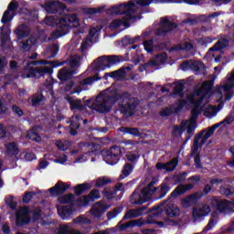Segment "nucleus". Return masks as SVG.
<instances>
[{"label": "nucleus", "mask_w": 234, "mask_h": 234, "mask_svg": "<svg viewBox=\"0 0 234 234\" xmlns=\"http://www.w3.org/2000/svg\"><path fill=\"white\" fill-rule=\"evenodd\" d=\"M220 125H224V122H222V121L220 122H218V123L212 125L207 130L203 129V131H205V133H203V136L200 138L201 145H205L206 142H207V139L211 138V136H213V134H215V131H217V129H218V127H220Z\"/></svg>", "instance_id": "obj_19"}, {"label": "nucleus", "mask_w": 234, "mask_h": 234, "mask_svg": "<svg viewBox=\"0 0 234 234\" xmlns=\"http://www.w3.org/2000/svg\"><path fill=\"white\" fill-rule=\"evenodd\" d=\"M186 129L187 134H190V136L186 139L189 140L193 136L195 129H197V122H190V123L187 125V121H183L180 126H174L173 133L175 134L179 133V134H183Z\"/></svg>", "instance_id": "obj_9"}, {"label": "nucleus", "mask_w": 234, "mask_h": 234, "mask_svg": "<svg viewBox=\"0 0 234 234\" xmlns=\"http://www.w3.org/2000/svg\"><path fill=\"white\" fill-rule=\"evenodd\" d=\"M151 3L154 5H169L173 3H176L175 0H138L137 5L139 6H149Z\"/></svg>", "instance_id": "obj_28"}, {"label": "nucleus", "mask_w": 234, "mask_h": 234, "mask_svg": "<svg viewBox=\"0 0 234 234\" xmlns=\"http://www.w3.org/2000/svg\"><path fill=\"white\" fill-rule=\"evenodd\" d=\"M105 10L104 6L101 7H88L84 9V14H87L88 16H94L95 14H101Z\"/></svg>", "instance_id": "obj_45"}, {"label": "nucleus", "mask_w": 234, "mask_h": 234, "mask_svg": "<svg viewBox=\"0 0 234 234\" xmlns=\"http://www.w3.org/2000/svg\"><path fill=\"white\" fill-rule=\"evenodd\" d=\"M27 137L29 140H32V142H37V144H39L41 142V135H39L36 128H33L29 132H27Z\"/></svg>", "instance_id": "obj_38"}, {"label": "nucleus", "mask_w": 234, "mask_h": 234, "mask_svg": "<svg viewBox=\"0 0 234 234\" xmlns=\"http://www.w3.org/2000/svg\"><path fill=\"white\" fill-rule=\"evenodd\" d=\"M218 222V214L217 212H213L210 219L208 220L207 225L203 229L202 233H207V231H211L217 223Z\"/></svg>", "instance_id": "obj_31"}, {"label": "nucleus", "mask_w": 234, "mask_h": 234, "mask_svg": "<svg viewBox=\"0 0 234 234\" xmlns=\"http://www.w3.org/2000/svg\"><path fill=\"white\" fill-rule=\"evenodd\" d=\"M150 204H146L139 208H132L125 213L122 218V220H131V218H138L144 215H147V209H149Z\"/></svg>", "instance_id": "obj_12"}, {"label": "nucleus", "mask_w": 234, "mask_h": 234, "mask_svg": "<svg viewBox=\"0 0 234 234\" xmlns=\"http://www.w3.org/2000/svg\"><path fill=\"white\" fill-rule=\"evenodd\" d=\"M186 105H187V101L179 100L177 107L174 108L175 114H178V112H180V111H182V109H184V107H186Z\"/></svg>", "instance_id": "obj_63"}, {"label": "nucleus", "mask_w": 234, "mask_h": 234, "mask_svg": "<svg viewBox=\"0 0 234 234\" xmlns=\"http://www.w3.org/2000/svg\"><path fill=\"white\" fill-rule=\"evenodd\" d=\"M228 47H229V40L228 38H220L209 48V52H218V50H224Z\"/></svg>", "instance_id": "obj_29"}, {"label": "nucleus", "mask_w": 234, "mask_h": 234, "mask_svg": "<svg viewBox=\"0 0 234 234\" xmlns=\"http://www.w3.org/2000/svg\"><path fill=\"white\" fill-rule=\"evenodd\" d=\"M123 152L122 147L113 145L102 154V159L109 165H116L120 162Z\"/></svg>", "instance_id": "obj_8"}, {"label": "nucleus", "mask_w": 234, "mask_h": 234, "mask_svg": "<svg viewBox=\"0 0 234 234\" xmlns=\"http://www.w3.org/2000/svg\"><path fill=\"white\" fill-rule=\"evenodd\" d=\"M190 103H192V105H194V109H198V107H200V105H202V103L204 102V97H201L197 100H195L193 97H191L189 99Z\"/></svg>", "instance_id": "obj_62"}, {"label": "nucleus", "mask_w": 234, "mask_h": 234, "mask_svg": "<svg viewBox=\"0 0 234 234\" xmlns=\"http://www.w3.org/2000/svg\"><path fill=\"white\" fill-rule=\"evenodd\" d=\"M122 211H123V207H122V206L116 207L112 211H109L107 213L108 220H112V218H116V217H118V215H120V213H122Z\"/></svg>", "instance_id": "obj_42"}, {"label": "nucleus", "mask_w": 234, "mask_h": 234, "mask_svg": "<svg viewBox=\"0 0 234 234\" xmlns=\"http://www.w3.org/2000/svg\"><path fill=\"white\" fill-rule=\"evenodd\" d=\"M165 215L168 218H176V217H180V208L169 207L165 210Z\"/></svg>", "instance_id": "obj_41"}, {"label": "nucleus", "mask_w": 234, "mask_h": 234, "mask_svg": "<svg viewBox=\"0 0 234 234\" xmlns=\"http://www.w3.org/2000/svg\"><path fill=\"white\" fill-rule=\"evenodd\" d=\"M8 64V60L5 56L0 55V74H5V68Z\"/></svg>", "instance_id": "obj_61"}, {"label": "nucleus", "mask_w": 234, "mask_h": 234, "mask_svg": "<svg viewBox=\"0 0 234 234\" xmlns=\"http://www.w3.org/2000/svg\"><path fill=\"white\" fill-rule=\"evenodd\" d=\"M74 194H67L58 197L59 204H72L74 202Z\"/></svg>", "instance_id": "obj_43"}, {"label": "nucleus", "mask_w": 234, "mask_h": 234, "mask_svg": "<svg viewBox=\"0 0 234 234\" xmlns=\"http://www.w3.org/2000/svg\"><path fill=\"white\" fill-rule=\"evenodd\" d=\"M140 195L143 197V199L146 200V202H149L151 200V189L148 188L147 186L144 187L141 190Z\"/></svg>", "instance_id": "obj_56"}, {"label": "nucleus", "mask_w": 234, "mask_h": 234, "mask_svg": "<svg viewBox=\"0 0 234 234\" xmlns=\"http://www.w3.org/2000/svg\"><path fill=\"white\" fill-rule=\"evenodd\" d=\"M20 69L21 66H19V63H17L16 60L13 59L9 61V70L13 72V74H17Z\"/></svg>", "instance_id": "obj_54"}, {"label": "nucleus", "mask_w": 234, "mask_h": 234, "mask_svg": "<svg viewBox=\"0 0 234 234\" xmlns=\"http://www.w3.org/2000/svg\"><path fill=\"white\" fill-rule=\"evenodd\" d=\"M99 208H91L90 213L95 218H101V216L111 207V205H102L101 201L97 202Z\"/></svg>", "instance_id": "obj_26"}, {"label": "nucleus", "mask_w": 234, "mask_h": 234, "mask_svg": "<svg viewBox=\"0 0 234 234\" xmlns=\"http://www.w3.org/2000/svg\"><path fill=\"white\" fill-rule=\"evenodd\" d=\"M28 101H31V107H39L41 103L47 101V98H45L42 91H37L28 99Z\"/></svg>", "instance_id": "obj_25"}, {"label": "nucleus", "mask_w": 234, "mask_h": 234, "mask_svg": "<svg viewBox=\"0 0 234 234\" xmlns=\"http://www.w3.org/2000/svg\"><path fill=\"white\" fill-rule=\"evenodd\" d=\"M17 8H19V4L17 2L9 3L7 6V10L4 12V15L1 19V23H3V25H6V23H10V21L14 19V15L10 16V12H16Z\"/></svg>", "instance_id": "obj_15"}, {"label": "nucleus", "mask_w": 234, "mask_h": 234, "mask_svg": "<svg viewBox=\"0 0 234 234\" xmlns=\"http://www.w3.org/2000/svg\"><path fill=\"white\" fill-rule=\"evenodd\" d=\"M15 34L17 39H25V37H28V36H30V32L28 30H25L21 27L16 29Z\"/></svg>", "instance_id": "obj_48"}, {"label": "nucleus", "mask_w": 234, "mask_h": 234, "mask_svg": "<svg viewBox=\"0 0 234 234\" xmlns=\"http://www.w3.org/2000/svg\"><path fill=\"white\" fill-rule=\"evenodd\" d=\"M204 133H206V130H201L198 133H197L194 137V144L192 146V152L191 156L194 157V164L196 166V169H202V160H200V152H198V149L202 148L204 144H202V142L200 139L202 136H204Z\"/></svg>", "instance_id": "obj_6"}, {"label": "nucleus", "mask_w": 234, "mask_h": 234, "mask_svg": "<svg viewBox=\"0 0 234 234\" xmlns=\"http://www.w3.org/2000/svg\"><path fill=\"white\" fill-rule=\"evenodd\" d=\"M39 65H51V67H49L50 69H58V67H63V65H65V62H56V61H48V60H45V59H41L39 60Z\"/></svg>", "instance_id": "obj_47"}, {"label": "nucleus", "mask_w": 234, "mask_h": 234, "mask_svg": "<svg viewBox=\"0 0 234 234\" xmlns=\"http://www.w3.org/2000/svg\"><path fill=\"white\" fill-rule=\"evenodd\" d=\"M32 45H34L32 40L27 39L26 41L22 42L21 50H23V52H28L30 48H32Z\"/></svg>", "instance_id": "obj_58"}, {"label": "nucleus", "mask_w": 234, "mask_h": 234, "mask_svg": "<svg viewBox=\"0 0 234 234\" xmlns=\"http://www.w3.org/2000/svg\"><path fill=\"white\" fill-rule=\"evenodd\" d=\"M25 73L27 78H35L36 80H39V78H43L44 76L48 75L49 80H46L44 82L45 87L49 90L50 94L54 92V78H52V74L54 73V69L50 67L43 66L39 68H29L25 69Z\"/></svg>", "instance_id": "obj_4"}, {"label": "nucleus", "mask_w": 234, "mask_h": 234, "mask_svg": "<svg viewBox=\"0 0 234 234\" xmlns=\"http://www.w3.org/2000/svg\"><path fill=\"white\" fill-rule=\"evenodd\" d=\"M81 127V124L78 121H70L69 124V134L71 136H76L78 134V129Z\"/></svg>", "instance_id": "obj_44"}, {"label": "nucleus", "mask_w": 234, "mask_h": 234, "mask_svg": "<svg viewBox=\"0 0 234 234\" xmlns=\"http://www.w3.org/2000/svg\"><path fill=\"white\" fill-rule=\"evenodd\" d=\"M45 25L48 27H56V30L51 33L52 39H59L63 36H67L72 28L80 27V19L78 15H64L63 16H46Z\"/></svg>", "instance_id": "obj_2"}, {"label": "nucleus", "mask_w": 234, "mask_h": 234, "mask_svg": "<svg viewBox=\"0 0 234 234\" xmlns=\"http://www.w3.org/2000/svg\"><path fill=\"white\" fill-rule=\"evenodd\" d=\"M30 210L28 207H24L18 210L16 213V226L23 228V226H27L30 224L32 218H30Z\"/></svg>", "instance_id": "obj_10"}, {"label": "nucleus", "mask_w": 234, "mask_h": 234, "mask_svg": "<svg viewBox=\"0 0 234 234\" xmlns=\"http://www.w3.org/2000/svg\"><path fill=\"white\" fill-rule=\"evenodd\" d=\"M146 200L142 197V194H140V190H134L130 197V204L132 206H142L145 204Z\"/></svg>", "instance_id": "obj_27"}, {"label": "nucleus", "mask_w": 234, "mask_h": 234, "mask_svg": "<svg viewBox=\"0 0 234 234\" xmlns=\"http://www.w3.org/2000/svg\"><path fill=\"white\" fill-rule=\"evenodd\" d=\"M74 74H77L76 70L64 67L58 71V78L60 81H69V80H72Z\"/></svg>", "instance_id": "obj_23"}, {"label": "nucleus", "mask_w": 234, "mask_h": 234, "mask_svg": "<svg viewBox=\"0 0 234 234\" xmlns=\"http://www.w3.org/2000/svg\"><path fill=\"white\" fill-rule=\"evenodd\" d=\"M125 70H133V65L122 67L120 69L106 73L104 78L107 80V76H109L110 78H113V80H122V78H125V76H127V71Z\"/></svg>", "instance_id": "obj_17"}, {"label": "nucleus", "mask_w": 234, "mask_h": 234, "mask_svg": "<svg viewBox=\"0 0 234 234\" xmlns=\"http://www.w3.org/2000/svg\"><path fill=\"white\" fill-rule=\"evenodd\" d=\"M133 170H134V165H133L132 164L126 163L123 165L120 178L121 179L127 178V176H129V175H131V173H133Z\"/></svg>", "instance_id": "obj_37"}, {"label": "nucleus", "mask_w": 234, "mask_h": 234, "mask_svg": "<svg viewBox=\"0 0 234 234\" xmlns=\"http://www.w3.org/2000/svg\"><path fill=\"white\" fill-rule=\"evenodd\" d=\"M91 187L92 186L87 182L77 185L74 187L76 197H80V195H83V193H89Z\"/></svg>", "instance_id": "obj_33"}, {"label": "nucleus", "mask_w": 234, "mask_h": 234, "mask_svg": "<svg viewBox=\"0 0 234 234\" xmlns=\"http://www.w3.org/2000/svg\"><path fill=\"white\" fill-rule=\"evenodd\" d=\"M159 114L162 118L171 116L172 114H175V109H173V108H165L159 112Z\"/></svg>", "instance_id": "obj_59"}, {"label": "nucleus", "mask_w": 234, "mask_h": 234, "mask_svg": "<svg viewBox=\"0 0 234 234\" xmlns=\"http://www.w3.org/2000/svg\"><path fill=\"white\" fill-rule=\"evenodd\" d=\"M122 100V103L119 105L121 114L126 118H132L136 112L138 105H140V100L127 91L122 93H115L113 95H108L101 99L97 97L93 101L92 99H89L85 101L84 107H89L96 112L101 114H107L112 111V107Z\"/></svg>", "instance_id": "obj_1"}, {"label": "nucleus", "mask_w": 234, "mask_h": 234, "mask_svg": "<svg viewBox=\"0 0 234 234\" xmlns=\"http://www.w3.org/2000/svg\"><path fill=\"white\" fill-rule=\"evenodd\" d=\"M234 87V82L230 80V79L228 80V82L223 85L222 89L224 92H230L231 89Z\"/></svg>", "instance_id": "obj_64"}, {"label": "nucleus", "mask_w": 234, "mask_h": 234, "mask_svg": "<svg viewBox=\"0 0 234 234\" xmlns=\"http://www.w3.org/2000/svg\"><path fill=\"white\" fill-rule=\"evenodd\" d=\"M74 211H76V209L74 208V203H71L70 205H66L61 208H58V213L62 220L70 219V218L74 214Z\"/></svg>", "instance_id": "obj_16"}, {"label": "nucleus", "mask_w": 234, "mask_h": 234, "mask_svg": "<svg viewBox=\"0 0 234 234\" xmlns=\"http://www.w3.org/2000/svg\"><path fill=\"white\" fill-rule=\"evenodd\" d=\"M186 89V85L182 82H177L176 85L174 88L175 94H177V96L184 98V90Z\"/></svg>", "instance_id": "obj_50"}, {"label": "nucleus", "mask_w": 234, "mask_h": 234, "mask_svg": "<svg viewBox=\"0 0 234 234\" xmlns=\"http://www.w3.org/2000/svg\"><path fill=\"white\" fill-rule=\"evenodd\" d=\"M8 39H10V28L4 25L0 27L1 47H5Z\"/></svg>", "instance_id": "obj_30"}, {"label": "nucleus", "mask_w": 234, "mask_h": 234, "mask_svg": "<svg viewBox=\"0 0 234 234\" xmlns=\"http://www.w3.org/2000/svg\"><path fill=\"white\" fill-rule=\"evenodd\" d=\"M209 211H211L209 207H203L201 208L194 207L192 209V218H194L195 221L202 220L204 217H207V215H209Z\"/></svg>", "instance_id": "obj_20"}, {"label": "nucleus", "mask_w": 234, "mask_h": 234, "mask_svg": "<svg viewBox=\"0 0 234 234\" xmlns=\"http://www.w3.org/2000/svg\"><path fill=\"white\" fill-rule=\"evenodd\" d=\"M68 101L69 103L71 111H85V105L81 103V101L80 99H77V100L69 99Z\"/></svg>", "instance_id": "obj_36"}, {"label": "nucleus", "mask_w": 234, "mask_h": 234, "mask_svg": "<svg viewBox=\"0 0 234 234\" xmlns=\"http://www.w3.org/2000/svg\"><path fill=\"white\" fill-rule=\"evenodd\" d=\"M70 188V185L63 182V181H58L56 183V185L53 187H50L48 189V192L50 193L51 197H61L63 193L67 191V189Z\"/></svg>", "instance_id": "obj_14"}, {"label": "nucleus", "mask_w": 234, "mask_h": 234, "mask_svg": "<svg viewBox=\"0 0 234 234\" xmlns=\"http://www.w3.org/2000/svg\"><path fill=\"white\" fill-rule=\"evenodd\" d=\"M122 133L124 134H131L132 136L139 137L142 136L140 130L138 128H131V127H122Z\"/></svg>", "instance_id": "obj_39"}, {"label": "nucleus", "mask_w": 234, "mask_h": 234, "mask_svg": "<svg viewBox=\"0 0 234 234\" xmlns=\"http://www.w3.org/2000/svg\"><path fill=\"white\" fill-rule=\"evenodd\" d=\"M120 56L112 55V56H101L97 58L94 60L96 70H105V69H111L112 65H117L122 59Z\"/></svg>", "instance_id": "obj_7"}, {"label": "nucleus", "mask_w": 234, "mask_h": 234, "mask_svg": "<svg viewBox=\"0 0 234 234\" xmlns=\"http://www.w3.org/2000/svg\"><path fill=\"white\" fill-rule=\"evenodd\" d=\"M219 193H220V195L227 197V198L229 197H233V195H234V192H233V190H231V188H229L228 186H224L219 187Z\"/></svg>", "instance_id": "obj_55"}, {"label": "nucleus", "mask_w": 234, "mask_h": 234, "mask_svg": "<svg viewBox=\"0 0 234 234\" xmlns=\"http://www.w3.org/2000/svg\"><path fill=\"white\" fill-rule=\"evenodd\" d=\"M44 9L48 14H57V12L61 14L67 10V5L59 1L52 0L45 4Z\"/></svg>", "instance_id": "obj_11"}, {"label": "nucleus", "mask_w": 234, "mask_h": 234, "mask_svg": "<svg viewBox=\"0 0 234 234\" xmlns=\"http://www.w3.org/2000/svg\"><path fill=\"white\" fill-rule=\"evenodd\" d=\"M143 225H144V220L142 218L133 219V220H131L127 223L120 225V230L121 231H125V229H129V228H136V226L138 228H142Z\"/></svg>", "instance_id": "obj_32"}, {"label": "nucleus", "mask_w": 234, "mask_h": 234, "mask_svg": "<svg viewBox=\"0 0 234 234\" xmlns=\"http://www.w3.org/2000/svg\"><path fill=\"white\" fill-rule=\"evenodd\" d=\"M195 187L194 184H187V185H178L174 191L171 193V197H180V195H184V193H187V191H191Z\"/></svg>", "instance_id": "obj_24"}, {"label": "nucleus", "mask_w": 234, "mask_h": 234, "mask_svg": "<svg viewBox=\"0 0 234 234\" xmlns=\"http://www.w3.org/2000/svg\"><path fill=\"white\" fill-rule=\"evenodd\" d=\"M35 196H36V192H33V191L27 192L22 198V202L24 204H28L30 200L34 198Z\"/></svg>", "instance_id": "obj_60"}, {"label": "nucleus", "mask_w": 234, "mask_h": 234, "mask_svg": "<svg viewBox=\"0 0 234 234\" xmlns=\"http://www.w3.org/2000/svg\"><path fill=\"white\" fill-rule=\"evenodd\" d=\"M136 12V4L134 1L131 0L127 4H121L119 5H113L110 9H108L109 14H112L114 16H125L122 19H114L110 23V28L116 30V28H120V27H125V28H129L131 27V21H136L138 17L134 16Z\"/></svg>", "instance_id": "obj_3"}, {"label": "nucleus", "mask_w": 234, "mask_h": 234, "mask_svg": "<svg viewBox=\"0 0 234 234\" xmlns=\"http://www.w3.org/2000/svg\"><path fill=\"white\" fill-rule=\"evenodd\" d=\"M171 190V187L167 183H162L160 185V189L156 192V200H162L167 195V192Z\"/></svg>", "instance_id": "obj_34"}, {"label": "nucleus", "mask_w": 234, "mask_h": 234, "mask_svg": "<svg viewBox=\"0 0 234 234\" xmlns=\"http://www.w3.org/2000/svg\"><path fill=\"white\" fill-rule=\"evenodd\" d=\"M202 196L200 193L196 192L181 200V205L183 207H191V204H197V201L200 200Z\"/></svg>", "instance_id": "obj_22"}, {"label": "nucleus", "mask_w": 234, "mask_h": 234, "mask_svg": "<svg viewBox=\"0 0 234 234\" xmlns=\"http://www.w3.org/2000/svg\"><path fill=\"white\" fill-rule=\"evenodd\" d=\"M102 196L104 198H107V200H112V198L116 197V191H111V187H105L102 191Z\"/></svg>", "instance_id": "obj_49"}, {"label": "nucleus", "mask_w": 234, "mask_h": 234, "mask_svg": "<svg viewBox=\"0 0 234 234\" xmlns=\"http://www.w3.org/2000/svg\"><path fill=\"white\" fill-rule=\"evenodd\" d=\"M112 180L109 179L106 176H101L96 179L95 187H105V186H109L112 184Z\"/></svg>", "instance_id": "obj_40"}, {"label": "nucleus", "mask_w": 234, "mask_h": 234, "mask_svg": "<svg viewBox=\"0 0 234 234\" xmlns=\"http://www.w3.org/2000/svg\"><path fill=\"white\" fill-rule=\"evenodd\" d=\"M176 165H178V160L172 159L170 162L164 164V163H157L155 165V169L157 171H174L176 169Z\"/></svg>", "instance_id": "obj_21"}, {"label": "nucleus", "mask_w": 234, "mask_h": 234, "mask_svg": "<svg viewBox=\"0 0 234 234\" xmlns=\"http://www.w3.org/2000/svg\"><path fill=\"white\" fill-rule=\"evenodd\" d=\"M178 28V24L169 20L168 16L161 17L159 22V27H157L154 34L161 37L169 36L172 32H175Z\"/></svg>", "instance_id": "obj_5"}, {"label": "nucleus", "mask_w": 234, "mask_h": 234, "mask_svg": "<svg viewBox=\"0 0 234 234\" xmlns=\"http://www.w3.org/2000/svg\"><path fill=\"white\" fill-rule=\"evenodd\" d=\"M186 178H187V172H182L175 176L174 180L176 184H182V182H186Z\"/></svg>", "instance_id": "obj_57"}, {"label": "nucleus", "mask_w": 234, "mask_h": 234, "mask_svg": "<svg viewBox=\"0 0 234 234\" xmlns=\"http://www.w3.org/2000/svg\"><path fill=\"white\" fill-rule=\"evenodd\" d=\"M48 52L50 54L48 57V59L54 58L55 56H58V52H59V46H58V44H52L48 47Z\"/></svg>", "instance_id": "obj_52"}, {"label": "nucleus", "mask_w": 234, "mask_h": 234, "mask_svg": "<svg viewBox=\"0 0 234 234\" xmlns=\"http://www.w3.org/2000/svg\"><path fill=\"white\" fill-rule=\"evenodd\" d=\"M220 125H224V122H222V121L220 122H218V123L212 125L207 130L203 129V131H205V133H203V136L200 138L201 145H205L206 142H207V139L211 138V136H213V134H215V131H217V129H218V127H220Z\"/></svg>", "instance_id": "obj_18"}, {"label": "nucleus", "mask_w": 234, "mask_h": 234, "mask_svg": "<svg viewBox=\"0 0 234 234\" xmlns=\"http://www.w3.org/2000/svg\"><path fill=\"white\" fill-rule=\"evenodd\" d=\"M101 198V195H100V190L93 189L90 192L89 195L80 197L77 202L80 204V206H89L90 202H94V200H99Z\"/></svg>", "instance_id": "obj_13"}, {"label": "nucleus", "mask_w": 234, "mask_h": 234, "mask_svg": "<svg viewBox=\"0 0 234 234\" xmlns=\"http://www.w3.org/2000/svg\"><path fill=\"white\" fill-rule=\"evenodd\" d=\"M194 69H195L197 74H202L203 76H206V74H207V68L204 65V63L199 62L197 64H195L194 65Z\"/></svg>", "instance_id": "obj_53"}, {"label": "nucleus", "mask_w": 234, "mask_h": 234, "mask_svg": "<svg viewBox=\"0 0 234 234\" xmlns=\"http://www.w3.org/2000/svg\"><path fill=\"white\" fill-rule=\"evenodd\" d=\"M143 45L144 47V50L148 52V54L154 52V40L153 38L144 41Z\"/></svg>", "instance_id": "obj_46"}, {"label": "nucleus", "mask_w": 234, "mask_h": 234, "mask_svg": "<svg viewBox=\"0 0 234 234\" xmlns=\"http://www.w3.org/2000/svg\"><path fill=\"white\" fill-rule=\"evenodd\" d=\"M6 154L8 156H17L19 154V148L17 147V144L15 142L8 143L5 144Z\"/></svg>", "instance_id": "obj_35"}, {"label": "nucleus", "mask_w": 234, "mask_h": 234, "mask_svg": "<svg viewBox=\"0 0 234 234\" xmlns=\"http://www.w3.org/2000/svg\"><path fill=\"white\" fill-rule=\"evenodd\" d=\"M5 204L12 211H16V209H17V201H14V197L12 196L5 197Z\"/></svg>", "instance_id": "obj_51"}]
</instances>
